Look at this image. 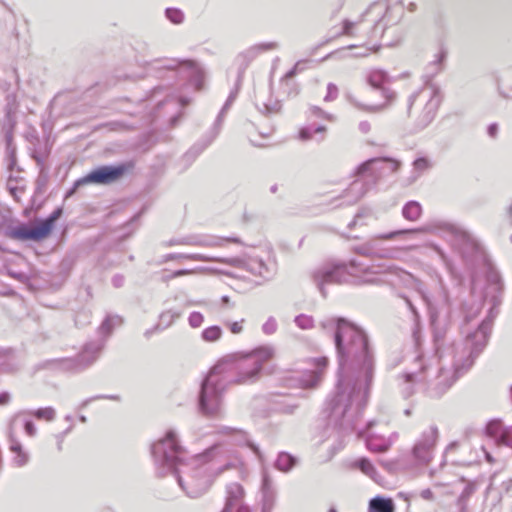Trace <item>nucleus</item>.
Segmentation results:
<instances>
[{"mask_svg":"<svg viewBox=\"0 0 512 512\" xmlns=\"http://www.w3.org/2000/svg\"><path fill=\"white\" fill-rule=\"evenodd\" d=\"M335 327L334 341L339 361L336 394L330 402V418L345 431L366 405L373 379L374 358L362 329L343 318L329 320L323 327Z\"/></svg>","mask_w":512,"mask_h":512,"instance_id":"1","label":"nucleus"},{"mask_svg":"<svg viewBox=\"0 0 512 512\" xmlns=\"http://www.w3.org/2000/svg\"><path fill=\"white\" fill-rule=\"evenodd\" d=\"M501 292L502 284L499 275L489 274L484 297L492 303L490 317L483 320L473 332L464 329L465 340L451 345L438 360H426L421 355L417 356L415 358L417 368L398 377L399 386L402 387L405 397H410L414 393L416 384L426 385L431 396L439 397L472 367L476 357L487 344L492 318L497 314L494 310L501 302Z\"/></svg>","mask_w":512,"mask_h":512,"instance_id":"2","label":"nucleus"},{"mask_svg":"<svg viewBox=\"0 0 512 512\" xmlns=\"http://www.w3.org/2000/svg\"><path fill=\"white\" fill-rule=\"evenodd\" d=\"M182 448L176 433L167 431L163 439L152 446V455L159 474H175L180 487L191 498L204 494L213 479L230 469L242 467V459L224 444H215L196 455L190 465L180 464Z\"/></svg>","mask_w":512,"mask_h":512,"instance_id":"3","label":"nucleus"},{"mask_svg":"<svg viewBox=\"0 0 512 512\" xmlns=\"http://www.w3.org/2000/svg\"><path fill=\"white\" fill-rule=\"evenodd\" d=\"M383 273L395 274L404 283H412L421 293L426 301L429 310L431 323L434 328V339L438 344L445 337V332L439 327L442 314L447 317L449 314V298L447 292L441 288L438 299H430L422 290V283L410 273L393 265L371 264L365 265L356 260H351L348 264H325L312 272V279L323 297L327 295V286L331 284H343L352 282L357 285L375 284L378 282V276Z\"/></svg>","mask_w":512,"mask_h":512,"instance_id":"4","label":"nucleus"},{"mask_svg":"<svg viewBox=\"0 0 512 512\" xmlns=\"http://www.w3.org/2000/svg\"><path fill=\"white\" fill-rule=\"evenodd\" d=\"M272 346H261L247 354H233L220 360L201 383L198 407L207 417H219L222 413L223 393L226 385L255 382L264 363L273 358Z\"/></svg>","mask_w":512,"mask_h":512,"instance_id":"5","label":"nucleus"},{"mask_svg":"<svg viewBox=\"0 0 512 512\" xmlns=\"http://www.w3.org/2000/svg\"><path fill=\"white\" fill-rule=\"evenodd\" d=\"M385 163H389L392 172L400 167L398 161L386 158H372L359 165L355 172L357 179L340 194L339 199L342 202L339 205L351 206L360 201L376 184L378 172L383 170Z\"/></svg>","mask_w":512,"mask_h":512,"instance_id":"6","label":"nucleus"},{"mask_svg":"<svg viewBox=\"0 0 512 512\" xmlns=\"http://www.w3.org/2000/svg\"><path fill=\"white\" fill-rule=\"evenodd\" d=\"M441 102L440 91L433 84L426 85L408 99V115L415 117L419 129L427 127L434 119Z\"/></svg>","mask_w":512,"mask_h":512,"instance_id":"7","label":"nucleus"},{"mask_svg":"<svg viewBox=\"0 0 512 512\" xmlns=\"http://www.w3.org/2000/svg\"><path fill=\"white\" fill-rule=\"evenodd\" d=\"M367 82L369 85H371L375 89H379L382 93V96L385 98L386 102L383 104H367L359 101L354 95L347 94L346 98L349 101L350 104H352L354 107H356L359 110L370 112V113H376L384 110L388 104L394 100L395 93L385 88L383 85L389 81V76L384 70L380 69H374L371 70L367 74Z\"/></svg>","mask_w":512,"mask_h":512,"instance_id":"8","label":"nucleus"},{"mask_svg":"<svg viewBox=\"0 0 512 512\" xmlns=\"http://www.w3.org/2000/svg\"><path fill=\"white\" fill-rule=\"evenodd\" d=\"M425 231L423 228L396 230L389 233L378 234L367 242L357 246L355 252L365 257H377L392 259L396 257V250L391 248L380 247L378 240H391L402 234H418Z\"/></svg>","mask_w":512,"mask_h":512,"instance_id":"9","label":"nucleus"},{"mask_svg":"<svg viewBox=\"0 0 512 512\" xmlns=\"http://www.w3.org/2000/svg\"><path fill=\"white\" fill-rule=\"evenodd\" d=\"M396 12L397 14V20L400 19V17L403 14L402 8H396V9H387L384 17L380 19L378 22H376L373 26H369L363 21L360 22H352L349 20H345L343 22V31L342 34L348 35V36H358L363 35L367 38H373L376 37L378 34L383 35L387 25L392 22L391 16L393 12Z\"/></svg>","mask_w":512,"mask_h":512,"instance_id":"10","label":"nucleus"},{"mask_svg":"<svg viewBox=\"0 0 512 512\" xmlns=\"http://www.w3.org/2000/svg\"><path fill=\"white\" fill-rule=\"evenodd\" d=\"M152 65L153 69L176 70L179 75L189 80L197 90L202 88L203 71L195 61L165 59L154 61Z\"/></svg>","mask_w":512,"mask_h":512,"instance_id":"11","label":"nucleus"},{"mask_svg":"<svg viewBox=\"0 0 512 512\" xmlns=\"http://www.w3.org/2000/svg\"><path fill=\"white\" fill-rule=\"evenodd\" d=\"M438 437L439 430L436 425H430L420 433L412 449V454L419 463L427 464L431 461Z\"/></svg>","mask_w":512,"mask_h":512,"instance_id":"12","label":"nucleus"},{"mask_svg":"<svg viewBox=\"0 0 512 512\" xmlns=\"http://www.w3.org/2000/svg\"><path fill=\"white\" fill-rule=\"evenodd\" d=\"M126 171V167L124 165L118 166H101L90 173H88L83 178L77 180L74 184V187L67 193V196L72 195L76 188L82 184L87 183H96V184H110L117 181Z\"/></svg>","mask_w":512,"mask_h":512,"instance_id":"13","label":"nucleus"},{"mask_svg":"<svg viewBox=\"0 0 512 512\" xmlns=\"http://www.w3.org/2000/svg\"><path fill=\"white\" fill-rule=\"evenodd\" d=\"M219 263H225L234 267L245 268L255 276L263 278H270L276 271V264L274 261H264L259 257H249L246 260L240 258H221Z\"/></svg>","mask_w":512,"mask_h":512,"instance_id":"14","label":"nucleus"},{"mask_svg":"<svg viewBox=\"0 0 512 512\" xmlns=\"http://www.w3.org/2000/svg\"><path fill=\"white\" fill-rule=\"evenodd\" d=\"M307 368L299 377V386L303 389L315 388L322 381L327 367L328 358L321 356L307 360Z\"/></svg>","mask_w":512,"mask_h":512,"instance_id":"15","label":"nucleus"},{"mask_svg":"<svg viewBox=\"0 0 512 512\" xmlns=\"http://www.w3.org/2000/svg\"><path fill=\"white\" fill-rule=\"evenodd\" d=\"M105 346V339H97L86 343L74 359L73 368L83 370L92 365L100 356Z\"/></svg>","mask_w":512,"mask_h":512,"instance_id":"16","label":"nucleus"},{"mask_svg":"<svg viewBox=\"0 0 512 512\" xmlns=\"http://www.w3.org/2000/svg\"><path fill=\"white\" fill-rule=\"evenodd\" d=\"M226 242L239 243L238 238H221L216 236H190L180 240L171 241V245H192L204 247H219L223 246Z\"/></svg>","mask_w":512,"mask_h":512,"instance_id":"17","label":"nucleus"},{"mask_svg":"<svg viewBox=\"0 0 512 512\" xmlns=\"http://www.w3.org/2000/svg\"><path fill=\"white\" fill-rule=\"evenodd\" d=\"M449 233L452 236L453 245L464 257L470 255L477 249V243L465 231L455 227H450Z\"/></svg>","mask_w":512,"mask_h":512,"instance_id":"18","label":"nucleus"},{"mask_svg":"<svg viewBox=\"0 0 512 512\" xmlns=\"http://www.w3.org/2000/svg\"><path fill=\"white\" fill-rule=\"evenodd\" d=\"M8 236L11 239L20 240V241H26V240L40 241L46 237L44 234V231L41 229L40 225L30 228L25 224H21L19 226L11 228L8 231Z\"/></svg>","mask_w":512,"mask_h":512,"instance_id":"19","label":"nucleus"},{"mask_svg":"<svg viewBox=\"0 0 512 512\" xmlns=\"http://www.w3.org/2000/svg\"><path fill=\"white\" fill-rule=\"evenodd\" d=\"M277 44L274 42L260 43L249 47L237 56V61L245 69L258 55L268 50L275 49Z\"/></svg>","mask_w":512,"mask_h":512,"instance_id":"20","label":"nucleus"},{"mask_svg":"<svg viewBox=\"0 0 512 512\" xmlns=\"http://www.w3.org/2000/svg\"><path fill=\"white\" fill-rule=\"evenodd\" d=\"M366 446L368 450L375 453H384L391 446V440L384 437L376 436L372 433L367 432L366 434Z\"/></svg>","mask_w":512,"mask_h":512,"instance_id":"21","label":"nucleus"},{"mask_svg":"<svg viewBox=\"0 0 512 512\" xmlns=\"http://www.w3.org/2000/svg\"><path fill=\"white\" fill-rule=\"evenodd\" d=\"M193 260V261H203V262H218L221 261L219 257L208 256L204 254L194 253V254H184V253H170L163 257V262L174 261V260Z\"/></svg>","mask_w":512,"mask_h":512,"instance_id":"22","label":"nucleus"},{"mask_svg":"<svg viewBox=\"0 0 512 512\" xmlns=\"http://www.w3.org/2000/svg\"><path fill=\"white\" fill-rule=\"evenodd\" d=\"M433 166L431 160L427 157H419L412 163L411 175L408 178V184L414 183L424 172Z\"/></svg>","mask_w":512,"mask_h":512,"instance_id":"23","label":"nucleus"},{"mask_svg":"<svg viewBox=\"0 0 512 512\" xmlns=\"http://www.w3.org/2000/svg\"><path fill=\"white\" fill-rule=\"evenodd\" d=\"M395 506L390 498L377 496L369 502V512H394Z\"/></svg>","mask_w":512,"mask_h":512,"instance_id":"24","label":"nucleus"},{"mask_svg":"<svg viewBox=\"0 0 512 512\" xmlns=\"http://www.w3.org/2000/svg\"><path fill=\"white\" fill-rule=\"evenodd\" d=\"M325 132H326V127L322 126V125L317 126V127L306 126V127H303L300 129L299 138L303 141H308V140L315 139V135H319V138H317L316 140L318 142H321L325 138Z\"/></svg>","mask_w":512,"mask_h":512,"instance_id":"25","label":"nucleus"},{"mask_svg":"<svg viewBox=\"0 0 512 512\" xmlns=\"http://www.w3.org/2000/svg\"><path fill=\"white\" fill-rule=\"evenodd\" d=\"M297 464V459L287 452H281L278 454L275 461V468L281 472H289Z\"/></svg>","mask_w":512,"mask_h":512,"instance_id":"26","label":"nucleus"},{"mask_svg":"<svg viewBox=\"0 0 512 512\" xmlns=\"http://www.w3.org/2000/svg\"><path fill=\"white\" fill-rule=\"evenodd\" d=\"M422 214V206L417 201H409L407 202L403 209L402 215L408 221H417Z\"/></svg>","mask_w":512,"mask_h":512,"instance_id":"27","label":"nucleus"},{"mask_svg":"<svg viewBox=\"0 0 512 512\" xmlns=\"http://www.w3.org/2000/svg\"><path fill=\"white\" fill-rule=\"evenodd\" d=\"M23 414L32 415V416L36 417L37 419L50 422L55 419L56 411L52 407H45V408H39V409L32 410V411L20 412L17 414L16 417L23 415Z\"/></svg>","mask_w":512,"mask_h":512,"instance_id":"28","label":"nucleus"},{"mask_svg":"<svg viewBox=\"0 0 512 512\" xmlns=\"http://www.w3.org/2000/svg\"><path fill=\"white\" fill-rule=\"evenodd\" d=\"M243 488L238 483H232L227 487L226 505L234 507L243 496Z\"/></svg>","mask_w":512,"mask_h":512,"instance_id":"29","label":"nucleus"},{"mask_svg":"<svg viewBox=\"0 0 512 512\" xmlns=\"http://www.w3.org/2000/svg\"><path fill=\"white\" fill-rule=\"evenodd\" d=\"M181 313L175 310H167L160 314L159 323L153 330L165 329L171 326L176 319L180 317Z\"/></svg>","mask_w":512,"mask_h":512,"instance_id":"30","label":"nucleus"},{"mask_svg":"<svg viewBox=\"0 0 512 512\" xmlns=\"http://www.w3.org/2000/svg\"><path fill=\"white\" fill-rule=\"evenodd\" d=\"M353 466L360 469L362 473H364L365 475H367L368 477H370L371 479L373 480H377V471H376V468L374 467V465L371 463L370 460H368L367 458H360V459H357L354 463H353Z\"/></svg>","mask_w":512,"mask_h":512,"instance_id":"31","label":"nucleus"},{"mask_svg":"<svg viewBox=\"0 0 512 512\" xmlns=\"http://www.w3.org/2000/svg\"><path fill=\"white\" fill-rule=\"evenodd\" d=\"M121 323L122 319L119 316H108L99 327V333L107 337L112 330L120 326Z\"/></svg>","mask_w":512,"mask_h":512,"instance_id":"32","label":"nucleus"},{"mask_svg":"<svg viewBox=\"0 0 512 512\" xmlns=\"http://www.w3.org/2000/svg\"><path fill=\"white\" fill-rule=\"evenodd\" d=\"M61 214H62V209L57 208L49 215L48 218H46L39 224L41 229L44 231V234L46 237L49 235V233L53 229L54 223L56 222V220H58L60 218Z\"/></svg>","mask_w":512,"mask_h":512,"instance_id":"33","label":"nucleus"},{"mask_svg":"<svg viewBox=\"0 0 512 512\" xmlns=\"http://www.w3.org/2000/svg\"><path fill=\"white\" fill-rule=\"evenodd\" d=\"M447 57V52L444 49H440L435 55L434 60L429 64V68L432 75L438 74L443 70V64Z\"/></svg>","mask_w":512,"mask_h":512,"instance_id":"34","label":"nucleus"},{"mask_svg":"<svg viewBox=\"0 0 512 512\" xmlns=\"http://www.w3.org/2000/svg\"><path fill=\"white\" fill-rule=\"evenodd\" d=\"M14 357L12 353L6 351H0V372H10L15 369L13 365Z\"/></svg>","mask_w":512,"mask_h":512,"instance_id":"35","label":"nucleus"},{"mask_svg":"<svg viewBox=\"0 0 512 512\" xmlns=\"http://www.w3.org/2000/svg\"><path fill=\"white\" fill-rule=\"evenodd\" d=\"M222 335V329L217 326H210L203 330L202 332V339L206 342H214L220 339Z\"/></svg>","mask_w":512,"mask_h":512,"instance_id":"36","label":"nucleus"},{"mask_svg":"<svg viewBox=\"0 0 512 512\" xmlns=\"http://www.w3.org/2000/svg\"><path fill=\"white\" fill-rule=\"evenodd\" d=\"M503 431L504 429L502 428V424L498 420H492L486 426V434L492 438H495L497 444L498 439L501 437Z\"/></svg>","mask_w":512,"mask_h":512,"instance_id":"37","label":"nucleus"},{"mask_svg":"<svg viewBox=\"0 0 512 512\" xmlns=\"http://www.w3.org/2000/svg\"><path fill=\"white\" fill-rule=\"evenodd\" d=\"M166 17L174 24H180L184 20V14L177 8H167L165 11Z\"/></svg>","mask_w":512,"mask_h":512,"instance_id":"38","label":"nucleus"},{"mask_svg":"<svg viewBox=\"0 0 512 512\" xmlns=\"http://www.w3.org/2000/svg\"><path fill=\"white\" fill-rule=\"evenodd\" d=\"M295 324L300 329H311L314 326V320L311 316L300 314L295 318Z\"/></svg>","mask_w":512,"mask_h":512,"instance_id":"39","label":"nucleus"},{"mask_svg":"<svg viewBox=\"0 0 512 512\" xmlns=\"http://www.w3.org/2000/svg\"><path fill=\"white\" fill-rule=\"evenodd\" d=\"M6 153L9 159L8 168L13 170L16 164V148L14 145H12L10 139L7 141Z\"/></svg>","mask_w":512,"mask_h":512,"instance_id":"40","label":"nucleus"},{"mask_svg":"<svg viewBox=\"0 0 512 512\" xmlns=\"http://www.w3.org/2000/svg\"><path fill=\"white\" fill-rule=\"evenodd\" d=\"M29 461V454L22 450L19 453L15 454L13 457V463L17 467L25 466Z\"/></svg>","mask_w":512,"mask_h":512,"instance_id":"41","label":"nucleus"},{"mask_svg":"<svg viewBox=\"0 0 512 512\" xmlns=\"http://www.w3.org/2000/svg\"><path fill=\"white\" fill-rule=\"evenodd\" d=\"M500 444L512 447V426L504 429L501 437L498 439V445Z\"/></svg>","mask_w":512,"mask_h":512,"instance_id":"42","label":"nucleus"},{"mask_svg":"<svg viewBox=\"0 0 512 512\" xmlns=\"http://www.w3.org/2000/svg\"><path fill=\"white\" fill-rule=\"evenodd\" d=\"M262 330L267 335L275 333L277 330V322L275 318L269 317L267 321L263 324Z\"/></svg>","mask_w":512,"mask_h":512,"instance_id":"43","label":"nucleus"},{"mask_svg":"<svg viewBox=\"0 0 512 512\" xmlns=\"http://www.w3.org/2000/svg\"><path fill=\"white\" fill-rule=\"evenodd\" d=\"M189 324L193 328H198L202 325L204 317L200 312H192L188 318Z\"/></svg>","mask_w":512,"mask_h":512,"instance_id":"44","label":"nucleus"},{"mask_svg":"<svg viewBox=\"0 0 512 512\" xmlns=\"http://www.w3.org/2000/svg\"><path fill=\"white\" fill-rule=\"evenodd\" d=\"M310 112L313 116H316V117H320V118H324V119H327L328 121H334L335 120V116L332 115V114H329L325 111H323L321 108L319 107H311L310 108Z\"/></svg>","mask_w":512,"mask_h":512,"instance_id":"45","label":"nucleus"},{"mask_svg":"<svg viewBox=\"0 0 512 512\" xmlns=\"http://www.w3.org/2000/svg\"><path fill=\"white\" fill-rule=\"evenodd\" d=\"M370 215V210L367 208H361L358 210V212L355 214L353 220L349 223L348 227L352 229L355 227L358 223V221L361 218L368 217Z\"/></svg>","mask_w":512,"mask_h":512,"instance_id":"46","label":"nucleus"},{"mask_svg":"<svg viewBox=\"0 0 512 512\" xmlns=\"http://www.w3.org/2000/svg\"><path fill=\"white\" fill-rule=\"evenodd\" d=\"M338 92V87L333 83H329L327 86V94L324 97V100L327 102L334 101L338 97Z\"/></svg>","mask_w":512,"mask_h":512,"instance_id":"47","label":"nucleus"},{"mask_svg":"<svg viewBox=\"0 0 512 512\" xmlns=\"http://www.w3.org/2000/svg\"><path fill=\"white\" fill-rule=\"evenodd\" d=\"M243 323L244 319H241L240 321H234V322H226L225 325L229 328L231 333L233 334H240L243 331Z\"/></svg>","mask_w":512,"mask_h":512,"instance_id":"48","label":"nucleus"},{"mask_svg":"<svg viewBox=\"0 0 512 512\" xmlns=\"http://www.w3.org/2000/svg\"><path fill=\"white\" fill-rule=\"evenodd\" d=\"M263 108L266 113H276V112L280 111L281 103L277 100H275L273 102L270 101L269 103H264Z\"/></svg>","mask_w":512,"mask_h":512,"instance_id":"49","label":"nucleus"},{"mask_svg":"<svg viewBox=\"0 0 512 512\" xmlns=\"http://www.w3.org/2000/svg\"><path fill=\"white\" fill-rule=\"evenodd\" d=\"M303 64V61H298L294 67L285 74L283 81H288L289 79L293 78L299 70H303Z\"/></svg>","mask_w":512,"mask_h":512,"instance_id":"50","label":"nucleus"},{"mask_svg":"<svg viewBox=\"0 0 512 512\" xmlns=\"http://www.w3.org/2000/svg\"><path fill=\"white\" fill-rule=\"evenodd\" d=\"M201 269L200 268H196V269H180V270H176L172 273H170V277H180V276H184V275H189V274H194L198 271H200Z\"/></svg>","mask_w":512,"mask_h":512,"instance_id":"51","label":"nucleus"},{"mask_svg":"<svg viewBox=\"0 0 512 512\" xmlns=\"http://www.w3.org/2000/svg\"><path fill=\"white\" fill-rule=\"evenodd\" d=\"M24 429H25V432L27 435H29L30 437H33L36 435V427L34 425V423L31 421V420H25L24 422Z\"/></svg>","mask_w":512,"mask_h":512,"instance_id":"52","label":"nucleus"},{"mask_svg":"<svg viewBox=\"0 0 512 512\" xmlns=\"http://www.w3.org/2000/svg\"><path fill=\"white\" fill-rule=\"evenodd\" d=\"M22 450H23V448H22L21 443L18 440L12 438L10 440V451L15 455Z\"/></svg>","mask_w":512,"mask_h":512,"instance_id":"53","label":"nucleus"},{"mask_svg":"<svg viewBox=\"0 0 512 512\" xmlns=\"http://www.w3.org/2000/svg\"><path fill=\"white\" fill-rule=\"evenodd\" d=\"M71 429H72V426H70L65 432L56 435L58 451L62 450L64 437L69 431H71Z\"/></svg>","mask_w":512,"mask_h":512,"instance_id":"54","label":"nucleus"},{"mask_svg":"<svg viewBox=\"0 0 512 512\" xmlns=\"http://www.w3.org/2000/svg\"><path fill=\"white\" fill-rule=\"evenodd\" d=\"M421 497L425 500L432 501L434 500V494L430 489H424L420 493Z\"/></svg>","mask_w":512,"mask_h":512,"instance_id":"55","label":"nucleus"},{"mask_svg":"<svg viewBox=\"0 0 512 512\" xmlns=\"http://www.w3.org/2000/svg\"><path fill=\"white\" fill-rule=\"evenodd\" d=\"M219 432L222 434H227V435L234 434V433H241L240 430H237V429H234V428H231L228 426L222 427Z\"/></svg>","mask_w":512,"mask_h":512,"instance_id":"56","label":"nucleus"},{"mask_svg":"<svg viewBox=\"0 0 512 512\" xmlns=\"http://www.w3.org/2000/svg\"><path fill=\"white\" fill-rule=\"evenodd\" d=\"M10 401V394L8 392L0 393V405H6Z\"/></svg>","mask_w":512,"mask_h":512,"instance_id":"57","label":"nucleus"},{"mask_svg":"<svg viewBox=\"0 0 512 512\" xmlns=\"http://www.w3.org/2000/svg\"><path fill=\"white\" fill-rule=\"evenodd\" d=\"M112 282L115 287H121L123 285L124 278L123 276L116 275L113 277Z\"/></svg>","mask_w":512,"mask_h":512,"instance_id":"58","label":"nucleus"},{"mask_svg":"<svg viewBox=\"0 0 512 512\" xmlns=\"http://www.w3.org/2000/svg\"><path fill=\"white\" fill-rule=\"evenodd\" d=\"M232 103H233V101H230L229 99L226 100V102L218 116V121L223 117L224 113L229 109V107L231 106Z\"/></svg>","mask_w":512,"mask_h":512,"instance_id":"59","label":"nucleus"},{"mask_svg":"<svg viewBox=\"0 0 512 512\" xmlns=\"http://www.w3.org/2000/svg\"><path fill=\"white\" fill-rule=\"evenodd\" d=\"M359 129L362 133H368L370 131V124L367 121H363L359 124Z\"/></svg>","mask_w":512,"mask_h":512,"instance_id":"60","label":"nucleus"},{"mask_svg":"<svg viewBox=\"0 0 512 512\" xmlns=\"http://www.w3.org/2000/svg\"><path fill=\"white\" fill-rule=\"evenodd\" d=\"M498 132V127L496 124H491L489 125L488 127V134L491 136V137H495L496 134Z\"/></svg>","mask_w":512,"mask_h":512,"instance_id":"61","label":"nucleus"},{"mask_svg":"<svg viewBox=\"0 0 512 512\" xmlns=\"http://www.w3.org/2000/svg\"><path fill=\"white\" fill-rule=\"evenodd\" d=\"M271 481L269 477L265 474L263 477V489L268 490L270 488Z\"/></svg>","mask_w":512,"mask_h":512,"instance_id":"62","label":"nucleus"},{"mask_svg":"<svg viewBox=\"0 0 512 512\" xmlns=\"http://www.w3.org/2000/svg\"><path fill=\"white\" fill-rule=\"evenodd\" d=\"M33 158L35 159V161L37 162V164H38L39 166H43V164H44V160H43V158H42V157H40V156H38V155H35V154H34V155H33Z\"/></svg>","mask_w":512,"mask_h":512,"instance_id":"63","label":"nucleus"},{"mask_svg":"<svg viewBox=\"0 0 512 512\" xmlns=\"http://www.w3.org/2000/svg\"><path fill=\"white\" fill-rule=\"evenodd\" d=\"M434 250L439 254V256L445 260V255H444V252L436 245L433 246Z\"/></svg>","mask_w":512,"mask_h":512,"instance_id":"64","label":"nucleus"}]
</instances>
